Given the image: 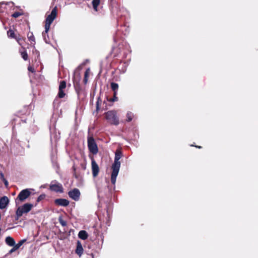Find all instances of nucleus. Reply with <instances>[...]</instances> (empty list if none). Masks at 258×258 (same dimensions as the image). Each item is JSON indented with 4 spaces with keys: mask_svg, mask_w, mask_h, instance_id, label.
Listing matches in <instances>:
<instances>
[{
    "mask_svg": "<svg viewBox=\"0 0 258 258\" xmlns=\"http://www.w3.org/2000/svg\"><path fill=\"white\" fill-rule=\"evenodd\" d=\"M121 157V152L118 150L115 152L114 161L112 165V171L111 175V181L113 184L116 182L117 176L118 174L120 167V162L119 161Z\"/></svg>",
    "mask_w": 258,
    "mask_h": 258,
    "instance_id": "obj_1",
    "label": "nucleus"
},
{
    "mask_svg": "<svg viewBox=\"0 0 258 258\" xmlns=\"http://www.w3.org/2000/svg\"><path fill=\"white\" fill-rule=\"evenodd\" d=\"M33 207V205L30 203H26L22 206L19 207L16 212V219L18 220L23 214L27 213L30 212Z\"/></svg>",
    "mask_w": 258,
    "mask_h": 258,
    "instance_id": "obj_2",
    "label": "nucleus"
},
{
    "mask_svg": "<svg viewBox=\"0 0 258 258\" xmlns=\"http://www.w3.org/2000/svg\"><path fill=\"white\" fill-rule=\"evenodd\" d=\"M57 15V8L55 7L51 12L50 14H49L46 18L45 21V29H46V32H48L50 25L53 22V20L55 19Z\"/></svg>",
    "mask_w": 258,
    "mask_h": 258,
    "instance_id": "obj_3",
    "label": "nucleus"
},
{
    "mask_svg": "<svg viewBox=\"0 0 258 258\" xmlns=\"http://www.w3.org/2000/svg\"><path fill=\"white\" fill-rule=\"evenodd\" d=\"M88 147L89 151L93 154L95 155L98 152V149L94 139L90 137L88 138Z\"/></svg>",
    "mask_w": 258,
    "mask_h": 258,
    "instance_id": "obj_4",
    "label": "nucleus"
},
{
    "mask_svg": "<svg viewBox=\"0 0 258 258\" xmlns=\"http://www.w3.org/2000/svg\"><path fill=\"white\" fill-rule=\"evenodd\" d=\"M49 189L50 190L56 192L62 193L63 191L62 184L55 180H52L51 182L49 185Z\"/></svg>",
    "mask_w": 258,
    "mask_h": 258,
    "instance_id": "obj_5",
    "label": "nucleus"
},
{
    "mask_svg": "<svg viewBox=\"0 0 258 258\" xmlns=\"http://www.w3.org/2000/svg\"><path fill=\"white\" fill-rule=\"evenodd\" d=\"M30 189L26 188L21 190L16 200V203H18V201L20 202L24 201L30 196Z\"/></svg>",
    "mask_w": 258,
    "mask_h": 258,
    "instance_id": "obj_6",
    "label": "nucleus"
},
{
    "mask_svg": "<svg viewBox=\"0 0 258 258\" xmlns=\"http://www.w3.org/2000/svg\"><path fill=\"white\" fill-rule=\"evenodd\" d=\"M105 118L110 124L117 125L119 123L118 117L116 114H106Z\"/></svg>",
    "mask_w": 258,
    "mask_h": 258,
    "instance_id": "obj_7",
    "label": "nucleus"
},
{
    "mask_svg": "<svg viewBox=\"0 0 258 258\" xmlns=\"http://www.w3.org/2000/svg\"><path fill=\"white\" fill-rule=\"evenodd\" d=\"M68 195L70 198L74 201H78L80 196V190L78 188H74L68 192Z\"/></svg>",
    "mask_w": 258,
    "mask_h": 258,
    "instance_id": "obj_8",
    "label": "nucleus"
},
{
    "mask_svg": "<svg viewBox=\"0 0 258 258\" xmlns=\"http://www.w3.org/2000/svg\"><path fill=\"white\" fill-rule=\"evenodd\" d=\"M91 165H92V174L93 177H96L97 176L99 173V167L98 164L96 163L95 161L93 159L91 161Z\"/></svg>",
    "mask_w": 258,
    "mask_h": 258,
    "instance_id": "obj_9",
    "label": "nucleus"
},
{
    "mask_svg": "<svg viewBox=\"0 0 258 258\" xmlns=\"http://www.w3.org/2000/svg\"><path fill=\"white\" fill-rule=\"evenodd\" d=\"M111 88L113 91V98L112 99L113 101H117V97H116L117 94V90L118 89V84L114 82H112L110 84Z\"/></svg>",
    "mask_w": 258,
    "mask_h": 258,
    "instance_id": "obj_10",
    "label": "nucleus"
},
{
    "mask_svg": "<svg viewBox=\"0 0 258 258\" xmlns=\"http://www.w3.org/2000/svg\"><path fill=\"white\" fill-rule=\"evenodd\" d=\"M9 203V200L6 196H4L0 199V209H4L7 207Z\"/></svg>",
    "mask_w": 258,
    "mask_h": 258,
    "instance_id": "obj_11",
    "label": "nucleus"
},
{
    "mask_svg": "<svg viewBox=\"0 0 258 258\" xmlns=\"http://www.w3.org/2000/svg\"><path fill=\"white\" fill-rule=\"evenodd\" d=\"M54 203L56 205L66 207L69 205V201L64 199H57L54 200Z\"/></svg>",
    "mask_w": 258,
    "mask_h": 258,
    "instance_id": "obj_12",
    "label": "nucleus"
},
{
    "mask_svg": "<svg viewBox=\"0 0 258 258\" xmlns=\"http://www.w3.org/2000/svg\"><path fill=\"white\" fill-rule=\"evenodd\" d=\"M76 253L81 256L83 253V248L80 241H77V248L76 249Z\"/></svg>",
    "mask_w": 258,
    "mask_h": 258,
    "instance_id": "obj_13",
    "label": "nucleus"
},
{
    "mask_svg": "<svg viewBox=\"0 0 258 258\" xmlns=\"http://www.w3.org/2000/svg\"><path fill=\"white\" fill-rule=\"evenodd\" d=\"M5 242L7 245L11 246H12L15 244L14 239L11 236L7 237L5 239Z\"/></svg>",
    "mask_w": 258,
    "mask_h": 258,
    "instance_id": "obj_14",
    "label": "nucleus"
},
{
    "mask_svg": "<svg viewBox=\"0 0 258 258\" xmlns=\"http://www.w3.org/2000/svg\"><path fill=\"white\" fill-rule=\"evenodd\" d=\"M78 236L80 239L85 240L88 238V235L86 231L81 230L79 232Z\"/></svg>",
    "mask_w": 258,
    "mask_h": 258,
    "instance_id": "obj_15",
    "label": "nucleus"
},
{
    "mask_svg": "<svg viewBox=\"0 0 258 258\" xmlns=\"http://www.w3.org/2000/svg\"><path fill=\"white\" fill-rule=\"evenodd\" d=\"M100 0H93L92 4L93 5V9L95 11H98V6L100 4Z\"/></svg>",
    "mask_w": 258,
    "mask_h": 258,
    "instance_id": "obj_16",
    "label": "nucleus"
},
{
    "mask_svg": "<svg viewBox=\"0 0 258 258\" xmlns=\"http://www.w3.org/2000/svg\"><path fill=\"white\" fill-rule=\"evenodd\" d=\"M27 37L29 40L31 42V43H35V37L32 32H29L27 34Z\"/></svg>",
    "mask_w": 258,
    "mask_h": 258,
    "instance_id": "obj_17",
    "label": "nucleus"
},
{
    "mask_svg": "<svg viewBox=\"0 0 258 258\" xmlns=\"http://www.w3.org/2000/svg\"><path fill=\"white\" fill-rule=\"evenodd\" d=\"M42 36L43 37V39L44 41L46 43H49V38L48 35V32H46V29H45V31L42 33Z\"/></svg>",
    "mask_w": 258,
    "mask_h": 258,
    "instance_id": "obj_18",
    "label": "nucleus"
},
{
    "mask_svg": "<svg viewBox=\"0 0 258 258\" xmlns=\"http://www.w3.org/2000/svg\"><path fill=\"white\" fill-rule=\"evenodd\" d=\"M7 34L9 37L12 38H15V34L14 33V31L10 29L7 32Z\"/></svg>",
    "mask_w": 258,
    "mask_h": 258,
    "instance_id": "obj_19",
    "label": "nucleus"
},
{
    "mask_svg": "<svg viewBox=\"0 0 258 258\" xmlns=\"http://www.w3.org/2000/svg\"><path fill=\"white\" fill-rule=\"evenodd\" d=\"M66 87V82L64 81H62L60 82V84L59 86V90H63Z\"/></svg>",
    "mask_w": 258,
    "mask_h": 258,
    "instance_id": "obj_20",
    "label": "nucleus"
},
{
    "mask_svg": "<svg viewBox=\"0 0 258 258\" xmlns=\"http://www.w3.org/2000/svg\"><path fill=\"white\" fill-rule=\"evenodd\" d=\"M21 54L22 57L25 60H26L28 59V54L27 52L24 50V51H21Z\"/></svg>",
    "mask_w": 258,
    "mask_h": 258,
    "instance_id": "obj_21",
    "label": "nucleus"
},
{
    "mask_svg": "<svg viewBox=\"0 0 258 258\" xmlns=\"http://www.w3.org/2000/svg\"><path fill=\"white\" fill-rule=\"evenodd\" d=\"M66 94L63 91V90H59L58 93V96L60 98H62L64 97Z\"/></svg>",
    "mask_w": 258,
    "mask_h": 258,
    "instance_id": "obj_22",
    "label": "nucleus"
},
{
    "mask_svg": "<svg viewBox=\"0 0 258 258\" xmlns=\"http://www.w3.org/2000/svg\"><path fill=\"white\" fill-rule=\"evenodd\" d=\"M58 221L59 223L62 226H66L67 225V222L64 220H63L61 217H59Z\"/></svg>",
    "mask_w": 258,
    "mask_h": 258,
    "instance_id": "obj_23",
    "label": "nucleus"
},
{
    "mask_svg": "<svg viewBox=\"0 0 258 258\" xmlns=\"http://www.w3.org/2000/svg\"><path fill=\"white\" fill-rule=\"evenodd\" d=\"M25 241V240H21L17 244H15V245L19 249L20 247L23 244V242Z\"/></svg>",
    "mask_w": 258,
    "mask_h": 258,
    "instance_id": "obj_24",
    "label": "nucleus"
},
{
    "mask_svg": "<svg viewBox=\"0 0 258 258\" xmlns=\"http://www.w3.org/2000/svg\"><path fill=\"white\" fill-rule=\"evenodd\" d=\"M88 71H86L85 72V76H84V82L85 84H86L87 83V81H88Z\"/></svg>",
    "mask_w": 258,
    "mask_h": 258,
    "instance_id": "obj_25",
    "label": "nucleus"
},
{
    "mask_svg": "<svg viewBox=\"0 0 258 258\" xmlns=\"http://www.w3.org/2000/svg\"><path fill=\"white\" fill-rule=\"evenodd\" d=\"M45 197V195H41L40 196H39L38 198H37V202H40V201L42 200L43 199H44Z\"/></svg>",
    "mask_w": 258,
    "mask_h": 258,
    "instance_id": "obj_26",
    "label": "nucleus"
},
{
    "mask_svg": "<svg viewBox=\"0 0 258 258\" xmlns=\"http://www.w3.org/2000/svg\"><path fill=\"white\" fill-rule=\"evenodd\" d=\"M15 39L17 40V41L20 45H22L21 41L23 39V38L21 37L20 36H18L15 37Z\"/></svg>",
    "mask_w": 258,
    "mask_h": 258,
    "instance_id": "obj_27",
    "label": "nucleus"
},
{
    "mask_svg": "<svg viewBox=\"0 0 258 258\" xmlns=\"http://www.w3.org/2000/svg\"><path fill=\"white\" fill-rule=\"evenodd\" d=\"M22 14L20 12H15L12 15V17L14 18H18Z\"/></svg>",
    "mask_w": 258,
    "mask_h": 258,
    "instance_id": "obj_28",
    "label": "nucleus"
},
{
    "mask_svg": "<svg viewBox=\"0 0 258 258\" xmlns=\"http://www.w3.org/2000/svg\"><path fill=\"white\" fill-rule=\"evenodd\" d=\"M13 247L9 251L10 253H12V252H14L15 251L18 249L15 245H13Z\"/></svg>",
    "mask_w": 258,
    "mask_h": 258,
    "instance_id": "obj_29",
    "label": "nucleus"
},
{
    "mask_svg": "<svg viewBox=\"0 0 258 258\" xmlns=\"http://www.w3.org/2000/svg\"><path fill=\"white\" fill-rule=\"evenodd\" d=\"M3 181L4 182L6 187L7 188L9 185V182H8V180L6 178H4V180H3Z\"/></svg>",
    "mask_w": 258,
    "mask_h": 258,
    "instance_id": "obj_30",
    "label": "nucleus"
},
{
    "mask_svg": "<svg viewBox=\"0 0 258 258\" xmlns=\"http://www.w3.org/2000/svg\"><path fill=\"white\" fill-rule=\"evenodd\" d=\"M99 104H100V101H99V98H98V100L96 102V110H97V111L99 110Z\"/></svg>",
    "mask_w": 258,
    "mask_h": 258,
    "instance_id": "obj_31",
    "label": "nucleus"
},
{
    "mask_svg": "<svg viewBox=\"0 0 258 258\" xmlns=\"http://www.w3.org/2000/svg\"><path fill=\"white\" fill-rule=\"evenodd\" d=\"M132 116L131 115V114H127V121H130L132 120Z\"/></svg>",
    "mask_w": 258,
    "mask_h": 258,
    "instance_id": "obj_32",
    "label": "nucleus"
},
{
    "mask_svg": "<svg viewBox=\"0 0 258 258\" xmlns=\"http://www.w3.org/2000/svg\"><path fill=\"white\" fill-rule=\"evenodd\" d=\"M28 69L29 71L31 72L32 73L35 72L34 69L33 67H31V66H29L28 67Z\"/></svg>",
    "mask_w": 258,
    "mask_h": 258,
    "instance_id": "obj_33",
    "label": "nucleus"
},
{
    "mask_svg": "<svg viewBox=\"0 0 258 258\" xmlns=\"http://www.w3.org/2000/svg\"><path fill=\"white\" fill-rule=\"evenodd\" d=\"M0 177L2 180H4V178H5V176H4V174L3 172L0 173Z\"/></svg>",
    "mask_w": 258,
    "mask_h": 258,
    "instance_id": "obj_34",
    "label": "nucleus"
},
{
    "mask_svg": "<svg viewBox=\"0 0 258 258\" xmlns=\"http://www.w3.org/2000/svg\"><path fill=\"white\" fill-rule=\"evenodd\" d=\"M113 40H114V42H117L118 40L117 38L116 37H114Z\"/></svg>",
    "mask_w": 258,
    "mask_h": 258,
    "instance_id": "obj_35",
    "label": "nucleus"
},
{
    "mask_svg": "<svg viewBox=\"0 0 258 258\" xmlns=\"http://www.w3.org/2000/svg\"><path fill=\"white\" fill-rule=\"evenodd\" d=\"M197 148H201V146H196Z\"/></svg>",
    "mask_w": 258,
    "mask_h": 258,
    "instance_id": "obj_36",
    "label": "nucleus"
},
{
    "mask_svg": "<svg viewBox=\"0 0 258 258\" xmlns=\"http://www.w3.org/2000/svg\"><path fill=\"white\" fill-rule=\"evenodd\" d=\"M4 4V3H0V7Z\"/></svg>",
    "mask_w": 258,
    "mask_h": 258,
    "instance_id": "obj_37",
    "label": "nucleus"
},
{
    "mask_svg": "<svg viewBox=\"0 0 258 258\" xmlns=\"http://www.w3.org/2000/svg\"><path fill=\"white\" fill-rule=\"evenodd\" d=\"M107 113H112L111 111H109V112H108Z\"/></svg>",
    "mask_w": 258,
    "mask_h": 258,
    "instance_id": "obj_38",
    "label": "nucleus"
}]
</instances>
